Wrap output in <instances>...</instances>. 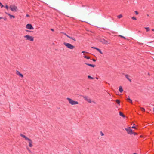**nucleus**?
Segmentation results:
<instances>
[{"mask_svg": "<svg viewBox=\"0 0 154 154\" xmlns=\"http://www.w3.org/2000/svg\"><path fill=\"white\" fill-rule=\"evenodd\" d=\"M26 149L29 153H32L31 151L29 149V148L28 147H27Z\"/></svg>", "mask_w": 154, "mask_h": 154, "instance_id": "412c9836", "label": "nucleus"}, {"mask_svg": "<svg viewBox=\"0 0 154 154\" xmlns=\"http://www.w3.org/2000/svg\"><path fill=\"white\" fill-rule=\"evenodd\" d=\"M122 17V14H120L117 16L118 18L120 19Z\"/></svg>", "mask_w": 154, "mask_h": 154, "instance_id": "a211bd4d", "label": "nucleus"}, {"mask_svg": "<svg viewBox=\"0 0 154 154\" xmlns=\"http://www.w3.org/2000/svg\"><path fill=\"white\" fill-rule=\"evenodd\" d=\"M133 134L134 135H136L137 134V133H135V132H134V133L133 132Z\"/></svg>", "mask_w": 154, "mask_h": 154, "instance_id": "f704fd0d", "label": "nucleus"}, {"mask_svg": "<svg viewBox=\"0 0 154 154\" xmlns=\"http://www.w3.org/2000/svg\"><path fill=\"white\" fill-rule=\"evenodd\" d=\"M125 130L127 131V133L128 134H130L131 135L132 134H133L132 130L131 129V128L130 127H129L128 128H125Z\"/></svg>", "mask_w": 154, "mask_h": 154, "instance_id": "423d86ee", "label": "nucleus"}, {"mask_svg": "<svg viewBox=\"0 0 154 154\" xmlns=\"http://www.w3.org/2000/svg\"><path fill=\"white\" fill-rule=\"evenodd\" d=\"M131 18L132 20H137V19L136 18L134 17H131Z\"/></svg>", "mask_w": 154, "mask_h": 154, "instance_id": "bb28decb", "label": "nucleus"}, {"mask_svg": "<svg viewBox=\"0 0 154 154\" xmlns=\"http://www.w3.org/2000/svg\"><path fill=\"white\" fill-rule=\"evenodd\" d=\"M84 57L85 58H86L87 59H90V57H89L87 56H84Z\"/></svg>", "mask_w": 154, "mask_h": 154, "instance_id": "4be33fe9", "label": "nucleus"}, {"mask_svg": "<svg viewBox=\"0 0 154 154\" xmlns=\"http://www.w3.org/2000/svg\"><path fill=\"white\" fill-rule=\"evenodd\" d=\"M98 51L101 54H103V53L102 52L101 50L100 49H99Z\"/></svg>", "mask_w": 154, "mask_h": 154, "instance_id": "c85d7f7f", "label": "nucleus"}, {"mask_svg": "<svg viewBox=\"0 0 154 154\" xmlns=\"http://www.w3.org/2000/svg\"><path fill=\"white\" fill-rule=\"evenodd\" d=\"M119 115L124 118H125V116L120 112H119Z\"/></svg>", "mask_w": 154, "mask_h": 154, "instance_id": "dca6fc26", "label": "nucleus"}, {"mask_svg": "<svg viewBox=\"0 0 154 154\" xmlns=\"http://www.w3.org/2000/svg\"><path fill=\"white\" fill-rule=\"evenodd\" d=\"M134 12L135 13V14L136 15H138V12H137V11H134Z\"/></svg>", "mask_w": 154, "mask_h": 154, "instance_id": "7c9ffc66", "label": "nucleus"}, {"mask_svg": "<svg viewBox=\"0 0 154 154\" xmlns=\"http://www.w3.org/2000/svg\"><path fill=\"white\" fill-rule=\"evenodd\" d=\"M68 38H69L70 39L72 40H73L74 41H76V39H75V38L74 37H70V36H68Z\"/></svg>", "mask_w": 154, "mask_h": 154, "instance_id": "2eb2a0df", "label": "nucleus"}, {"mask_svg": "<svg viewBox=\"0 0 154 154\" xmlns=\"http://www.w3.org/2000/svg\"><path fill=\"white\" fill-rule=\"evenodd\" d=\"M140 137H142V136H140Z\"/></svg>", "mask_w": 154, "mask_h": 154, "instance_id": "49530a36", "label": "nucleus"}, {"mask_svg": "<svg viewBox=\"0 0 154 154\" xmlns=\"http://www.w3.org/2000/svg\"><path fill=\"white\" fill-rule=\"evenodd\" d=\"M147 16H149V14H147Z\"/></svg>", "mask_w": 154, "mask_h": 154, "instance_id": "c03bdc74", "label": "nucleus"}, {"mask_svg": "<svg viewBox=\"0 0 154 154\" xmlns=\"http://www.w3.org/2000/svg\"><path fill=\"white\" fill-rule=\"evenodd\" d=\"M51 31H54V29H51Z\"/></svg>", "mask_w": 154, "mask_h": 154, "instance_id": "4c0bfd02", "label": "nucleus"}, {"mask_svg": "<svg viewBox=\"0 0 154 154\" xmlns=\"http://www.w3.org/2000/svg\"><path fill=\"white\" fill-rule=\"evenodd\" d=\"M64 35H66V36L67 37H68V36H69L68 35H67L66 33H64Z\"/></svg>", "mask_w": 154, "mask_h": 154, "instance_id": "72a5a7b5", "label": "nucleus"}, {"mask_svg": "<svg viewBox=\"0 0 154 154\" xmlns=\"http://www.w3.org/2000/svg\"><path fill=\"white\" fill-rule=\"evenodd\" d=\"M9 8L12 12H16L18 11V8L17 6L14 5H10L9 6Z\"/></svg>", "mask_w": 154, "mask_h": 154, "instance_id": "7ed1b4c3", "label": "nucleus"}, {"mask_svg": "<svg viewBox=\"0 0 154 154\" xmlns=\"http://www.w3.org/2000/svg\"><path fill=\"white\" fill-rule=\"evenodd\" d=\"M116 102L119 105L120 104V101L119 100H116Z\"/></svg>", "mask_w": 154, "mask_h": 154, "instance_id": "aec40b11", "label": "nucleus"}, {"mask_svg": "<svg viewBox=\"0 0 154 154\" xmlns=\"http://www.w3.org/2000/svg\"><path fill=\"white\" fill-rule=\"evenodd\" d=\"M125 76L126 78L128 79V80L130 82H131V80L128 77V75L127 74L125 75Z\"/></svg>", "mask_w": 154, "mask_h": 154, "instance_id": "ddd939ff", "label": "nucleus"}, {"mask_svg": "<svg viewBox=\"0 0 154 154\" xmlns=\"http://www.w3.org/2000/svg\"><path fill=\"white\" fill-rule=\"evenodd\" d=\"M153 111L154 112V107L153 108Z\"/></svg>", "mask_w": 154, "mask_h": 154, "instance_id": "a18cd8bd", "label": "nucleus"}, {"mask_svg": "<svg viewBox=\"0 0 154 154\" xmlns=\"http://www.w3.org/2000/svg\"><path fill=\"white\" fill-rule=\"evenodd\" d=\"M16 74L17 75L21 77V78H23V74L21 73L19 71L17 70L16 71Z\"/></svg>", "mask_w": 154, "mask_h": 154, "instance_id": "1a4fd4ad", "label": "nucleus"}, {"mask_svg": "<svg viewBox=\"0 0 154 154\" xmlns=\"http://www.w3.org/2000/svg\"><path fill=\"white\" fill-rule=\"evenodd\" d=\"M152 30L153 31H154V29H152Z\"/></svg>", "mask_w": 154, "mask_h": 154, "instance_id": "79ce46f5", "label": "nucleus"}, {"mask_svg": "<svg viewBox=\"0 0 154 154\" xmlns=\"http://www.w3.org/2000/svg\"><path fill=\"white\" fill-rule=\"evenodd\" d=\"M119 37H121V38H124V39H126V38H125V37H124V36H122V35H119Z\"/></svg>", "mask_w": 154, "mask_h": 154, "instance_id": "b1692460", "label": "nucleus"}, {"mask_svg": "<svg viewBox=\"0 0 154 154\" xmlns=\"http://www.w3.org/2000/svg\"><path fill=\"white\" fill-rule=\"evenodd\" d=\"M26 28L28 29L33 30L34 28L33 27L31 24H28L26 25Z\"/></svg>", "mask_w": 154, "mask_h": 154, "instance_id": "0eeeda50", "label": "nucleus"}, {"mask_svg": "<svg viewBox=\"0 0 154 154\" xmlns=\"http://www.w3.org/2000/svg\"><path fill=\"white\" fill-rule=\"evenodd\" d=\"M128 101L130 102V103H131V104H132V103H133L131 99L130 100H129Z\"/></svg>", "mask_w": 154, "mask_h": 154, "instance_id": "2f4dec72", "label": "nucleus"}, {"mask_svg": "<svg viewBox=\"0 0 154 154\" xmlns=\"http://www.w3.org/2000/svg\"><path fill=\"white\" fill-rule=\"evenodd\" d=\"M26 31H27V32H31V31H29V30H26Z\"/></svg>", "mask_w": 154, "mask_h": 154, "instance_id": "58836bf2", "label": "nucleus"}, {"mask_svg": "<svg viewBox=\"0 0 154 154\" xmlns=\"http://www.w3.org/2000/svg\"><path fill=\"white\" fill-rule=\"evenodd\" d=\"M26 16L27 17H29V15L27 14L26 15Z\"/></svg>", "mask_w": 154, "mask_h": 154, "instance_id": "c9c22d12", "label": "nucleus"}, {"mask_svg": "<svg viewBox=\"0 0 154 154\" xmlns=\"http://www.w3.org/2000/svg\"><path fill=\"white\" fill-rule=\"evenodd\" d=\"M20 136L23 138H24L26 140L28 141L29 143V147H33V142L31 139L28 138L25 135H23L22 134H20Z\"/></svg>", "mask_w": 154, "mask_h": 154, "instance_id": "f257e3e1", "label": "nucleus"}, {"mask_svg": "<svg viewBox=\"0 0 154 154\" xmlns=\"http://www.w3.org/2000/svg\"><path fill=\"white\" fill-rule=\"evenodd\" d=\"M140 109L141 111L143 112H144L145 111V109L143 108L140 107Z\"/></svg>", "mask_w": 154, "mask_h": 154, "instance_id": "5701e85b", "label": "nucleus"}, {"mask_svg": "<svg viewBox=\"0 0 154 154\" xmlns=\"http://www.w3.org/2000/svg\"><path fill=\"white\" fill-rule=\"evenodd\" d=\"M85 51H82V53H85Z\"/></svg>", "mask_w": 154, "mask_h": 154, "instance_id": "a19ab883", "label": "nucleus"}, {"mask_svg": "<svg viewBox=\"0 0 154 154\" xmlns=\"http://www.w3.org/2000/svg\"><path fill=\"white\" fill-rule=\"evenodd\" d=\"M24 37L26 38V40H28L31 41H34V37L33 36H30L28 35H26L24 36Z\"/></svg>", "mask_w": 154, "mask_h": 154, "instance_id": "39448f33", "label": "nucleus"}, {"mask_svg": "<svg viewBox=\"0 0 154 154\" xmlns=\"http://www.w3.org/2000/svg\"><path fill=\"white\" fill-rule=\"evenodd\" d=\"M85 64L88 66H90L91 67H94L95 66V65H94L91 64H89V63H85Z\"/></svg>", "mask_w": 154, "mask_h": 154, "instance_id": "f8f14e48", "label": "nucleus"}, {"mask_svg": "<svg viewBox=\"0 0 154 154\" xmlns=\"http://www.w3.org/2000/svg\"><path fill=\"white\" fill-rule=\"evenodd\" d=\"M6 14L10 17L11 19L12 18H14L15 17L14 16L11 15L9 13H6Z\"/></svg>", "mask_w": 154, "mask_h": 154, "instance_id": "9d476101", "label": "nucleus"}, {"mask_svg": "<svg viewBox=\"0 0 154 154\" xmlns=\"http://www.w3.org/2000/svg\"><path fill=\"white\" fill-rule=\"evenodd\" d=\"M119 91L120 93H122L123 91V89L121 86L119 87Z\"/></svg>", "mask_w": 154, "mask_h": 154, "instance_id": "4468645a", "label": "nucleus"}, {"mask_svg": "<svg viewBox=\"0 0 154 154\" xmlns=\"http://www.w3.org/2000/svg\"><path fill=\"white\" fill-rule=\"evenodd\" d=\"M88 77L89 79H94L93 77H91V76H90V75L88 76Z\"/></svg>", "mask_w": 154, "mask_h": 154, "instance_id": "393cba45", "label": "nucleus"}, {"mask_svg": "<svg viewBox=\"0 0 154 154\" xmlns=\"http://www.w3.org/2000/svg\"><path fill=\"white\" fill-rule=\"evenodd\" d=\"M66 99L68 100L69 103L72 105H77L79 104V102L73 100L70 98L67 97Z\"/></svg>", "mask_w": 154, "mask_h": 154, "instance_id": "f03ea898", "label": "nucleus"}, {"mask_svg": "<svg viewBox=\"0 0 154 154\" xmlns=\"http://www.w3.org/2000/svg\"><path fill=\"white\" fill-rule=\"evenodd\" d=\"M2 17H0V19H2Z\"/></svg>", "mask_w": 154, "mask_h": 154, "instance_id": "37998d69", "label": "nucleus"}, {"mask_svg": "<svg viewBox=\"0 0 154 154\" xmlns=\"http://www.w3.org/2000/svg\"><path fill=\"white\" fill-rule=\"evenodd\" d=\"M91 48H93V49H95L96 50H97V51H98L100 49H99L96 47H91Z\"/></svg>", "mask_w": 154, "mask_h": 154, "instance_id": "6ab92c4d", "label": "nucleus"}, {"mask_svg": "<svg viewBox=\"0 0 154 154\" xmlns=\"http://www.w3.org/2000/svg\"><path fill=\"white\" fill-rule=\"evenodd\" d=\"M131 100V99L128 96V98H127V100Z\"/></svg>", "mask_w": 154, "mask_h": 154, "instance_id": "473e14b6", "label": "nucleus"}, {"mask_svg": "<svg viewBox=\"0 0 154 154\" xmlns=\"http://www.w3.org/2000/svg\"><path fill=\"white\" fill-rule=\"evenodd\" d=\"M101 42H102V43L103 44H107L108 43V42L106 41V40H105L104 39H103L102 40Z\"/></svg>", "mask_w": 154, "mask_h": 154, "instance_id": "9b49d317", "label": "nucleus"}, {"mask_svg": "<svg viewBox=\"0 0 154 154\" xmlns=\"http://www.w3.org/2000/svg\"><path fill=\"white\" fill-rule=\"evenodd\" d=\"M132 128H135V126H133L132 127Z\"/></svg>", "mask_w": 154, "mask_h": 154, "instance_id": "e433bc0d", "label": "nucleus"}, {"mask_svg": "<svg viewBox=\"0 0 154 154\" xmlns=\"http://www.w3.org/2000/svg\"><path fill=\"white\" fill-rule=\"evenodd\" d=\"M100 134H101V136H103L104 135V134L102 131H101Z\"/></svg>", "mask_w": 154, "mask_h": 154, "instance_id": "c756f323", "label": "nucleus"}, {"mask_svg": "<svg viewBox=\"0 0 154 154\" xmlns=\"http://www.w3.org/2000/svg\"><path fill=\"white\" fill-rule=\"evenodd\" d=\"M144 28L146 30V32H148L150 30V29L148 27H145Z\"/></svg>", "mask_w": 154, "mask_h": 154, "instance_id": "f3484780", "label": "nucleus"}, {"mask_svg": "<svg viewBox=\"0 0 154 154\" xmlns=\"http://www.w3.org/2000/svg\"><path fill=\"white\" fill-rule=\"evenodd\" d=\"M83 97L84 98L85 100L86 101H88L89 103H91L92 102V101L91 100V99L86 96H83Z\"/></svg>", "mask_w": 154, "mask_h": 154, "instance_id": "6e6552de", "label": "nucleus"}, {"mask_svg": "<svg viewBox=\"0 0 154 154\" xmlns=\"http://www.w3.org/2000/svg\"><path fill=\"white\" fill-rule=\"evenodd\" d=\"M5 7L7 10H8V9L9 7L8 5H6L5 6Z\"/></svg>", "mask_w": 154, "mask_h": 154, "instance_id": "a878e982", "label": "nucleus"}, {"mask_svg": "<svg viewBox=\"0 0 154 154\" xmlns=\"http://www.w3.org/2000/svg\"><path fill=\"white\" fill-rule=\"evenodd\" d=\"M63 44L67 48L70 49L72 50L75 48L74 46L69 43L64 42L63 43Z\"/></svg>", "mask_w": 154, "mask_h": 154, "instance_id": "20e7f679", "label": "nucleus"}, {"mask_svg": "<svg viewBox=\"0 0 154 154\" xmlns=\"http://www.w3.org/2000/svg\"><path fill=\"white\" fill-rule=\"evenodd\" d=\"M0 6H1V8H2L4 6L0 2Z\"/></svg>", "mask_w": 154, "mask_h": 154, "instance_id": "cd10ccee", "label": "nucleus"}, {"mask_svg": "<svg viewBox=\"0 0 154 154\" xmlns=\"http://www.w3.org/2000/svg\"><path fill=\"white\" fill-rule=\"evenodd\" d=\"M93 60L94 61H96V60L94 59H93Z\"/></svg>", "mask_w": 154, "mask_h": 154, "instance_id": "ea45409f", "label": "nucleus"}]
</instances>
